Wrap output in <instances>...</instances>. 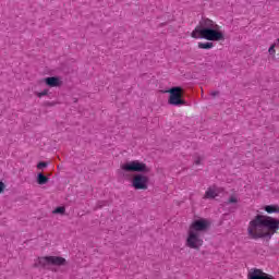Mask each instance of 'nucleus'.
<instances>
[{"label": "nucleus", "mask_w": 279, "mask_h": 279, "mask_svg": "<svg viewBox=\"0 0 279 279\" xmlns=\"http://www.w3.org/2000/svg\"><path fill=\"white\" fill-rule=\"evenodd\" d=\"M279 230V219L257 215L250 222L247 232L251 239H271Z\"/></svg>", "instance_id": "1"}, {"label": "nucleus", "mask_w": 279, "mask_h": 279, "mask_svg": "<svg viewBox=\"0 0 279 279\" xmlns=\"http://www.w3.org/2000/svg\"><path fill=\"white\" fill-rule=\"evenodd\" d=\"M191 36L192 38H204L205 40H211L214 43L226 40L221 26L208 17H202Z\"/></svg>", "instance_id": "2"}, {"label": "nucleus", "mask_w": 279, "mask_h": 279, "mask_svg": "<svg viewBox=\"0 0 279 279\" xmlns=\"http://www.w3.org/2000/svg\"><path fill=\"white\" fill-rule=\"evenodd\" d=\"M208 228H210V221L204 218L194 220L187 231V238L185 240L186 247H190V250H199L204 245L203 236L208 231Z\"/></svg>", "instance_id": "3"}, {"label": "nucleus", "mask_w": 279, "mask_h": 279, "mask_svg": "<svg viewBox=\"0 0 279 279\" xmlns=\"http://www.w3.org/2000/svg\"><path fill=\"white\" fill-rule=\"evenodd\" d=\"M51 265L54 267H62L66 265V259L60 256L38 257L37 259H35L33 267L35 268L41 267L43 269H50L51 271H53V268H51Z\"/></svg>", "instance_id": "4"}, {"label": "nucleus", "mask_w": 279, "mask_h": 279, "mask_svg": "<svg viewBox=\"0 0 279 279\" xmlns=\"http://www.w3.org/2000/svg\"><path fill=\"white\" fill-rule=\"evenodd\" d=\"M121 169L126 173H149L151 171L147 165L140 160L128 161L121 166Z\"/></svg>", "instance_id": "5"}, {"label": "nucleus", "mask_w": 279, "mask_h": 279, "mask_svg": "<svg viewBox=\"0 0 279 279\" xmlns=\"http://www.w3.org/2000/svg\"><path fill=\"white\" fill-rule=\"evenodd\" d=\"M168 93L170 94L168 99V104H170V106H186L185 100L182 99V87H172Z\"/></svg>", "instance_id": "6"}, {"label": "nucleus", "mask_w": 279, "mask_h": 279, "mask_svg": "<svg viewBox=\"0 0 279 279\" xmlns=\"http://www.w3.org/2000/svg\"><path fill=\"white\" fill-rule=\"evenodd\" d=\"M132 186L135 191H147L149 186V177L137 173L132 179Z\"/></svg>", "instance_id": "7"}, {"label": "nucleus", "mask_w": 279, "mask_h": 279, "mask_svg": "<svg viewBox=\"0 0 279 279\" xmlns=\"http://www.w3.org/2000/svg\"><path fill=\"white\" fill-rule=\"evenodd\" d=\"M248 279H276L274 276L263 272L262 269L252 268L247 274Z\"/></svg>", "instance_id": "8"}, {"label": "nucleus", "mask_w": 279, "mask_h": 279, "mask_svg": "<svg viewBox=\"0 0 279 279\" xmlns=\"http://www.w3.org/2000/svg\"><path fill=\"white\" fill-rule=\"evenodd\" d=\"M45 84L50 88H56L58 86H62V81L58 76H50L44 80Z\"/></svg>", "instance_id": "9"}, {"label": "nucleus", "mask_w": 279, "mask_h": 279, "mask_svg": "<svg viewBox=\"0 0 279 279\" xmlns=\"http://www.w3.org/2000/svg\"><path fill=\"white\" fill-rule=\"evenodd\" d=\"M219 193L220 191L217 186L208 187L203 199H215V197H219Z\"/></svg>", "instance_id": "10"}, {"label": "nucleus", "mask_w": 279, "mask_h": 279, "mask_svg": "<svg viewBox=\"0 0 279 279\" xmlns=\"http://www.w3.org/2000/svg\"><path fill=\"white\" fill-rule=\"evenodd\" d=\"M264 210H266V213L271 215V213H279V207H278V205H266L264 207Z\"/></svg>", "instance_id": "11"}, {"label": "nucleus", "mask_w": 279, "mask_h": 279, "mask_svg": "<svg viewBox=\"0 0 279 279\" xmlns=\"http://www.w3.org/2000/svg\"><path fill=\"white\" fill-rule=\"evenodd\" d=\"M47 182H49V178H47L45 174L43 173H38L37 175V184H47Z\"/></svg>", "instance_id": "12"}, {"label": "nucleus", "mask_w": 279, "mask_h": 279, "mask_svg": "<svg viewBox=\"0 0 279 279\" xmlns=\"http://www.w3.org/2000/svg\"><path fill=\"white\" fill-rule=\"evenodd\" d=\"M215 45L210 41L207 43H198V49H213Z\"/></svg>", "instance_id": "13"}, {"label": "nucleus", "mask_w": 279, "mask_h": 279, "mask_svg": "<svg viewBox=\"0 0 279 279\" xmlns=\"http://www.w3.org/2000/svg\"><path fill=\"white\" fill-rule=\"evenodd\" d=\"M52 213H53V215H64V213H66V208L57 207Z\"/></svg>", "instance_id": "14"}, {"label": "nucleus", "mask_w": 279, "mask_h": 279, "mask_svg": "<svg viewBox=\"0 0 279 279\" xmlns=\"http://www.w3.org/2000/svg\"><path fill=\"white\" fill-rule=\"evenodd\" d=\"M202 160H204V157H202L199 155H195V157H194V165H196V166L202 165Z\"/></svg>", "instance_id": "15"}, {"label": "nucleus", "mask_w": 279, "mask_h": 279, "mask_svg": "<svg viewBox=\"0 0 279 279\" xmlns=\"http://www.w3.org/2000/svg\"><path fill=\"white\" fill-rule=\"evenodd\" d=\"M239 202V198L235 195H232L229 197L227 204H236Z\"/></svg>", "instance_id": "16"}, {"label": "nucleus", "mask_w": 279, "mask_h": 279, "mask_svg": "<svg viewBox=\"0 0 279 279\" xmlns=\"http://www.w3.org/2000/svg\"><path fill=\"white\" fill-rule=\"evenodd\" d=\"M36 95L40 97H46V95H49V89H44L43 92H37Z\"/></svg>", "instance_id": "17"}, {"label": "nucleus", "mask_w": 279, "mask_h": 279, "mask_svg": "<svg viewBox=\"0 0 279 279\" xmlns=\"http://www.w3.org/2000/svg\"><path fill=\"white\" fill-rule=\"evenodd\" d=\"M104 206H108V202L99 201L96 205V208H104Z\"/></svg>", "instance_id": "18"}, {"label": "nucleus", "mask_w": 279, "mask_h": 279, "mask_svg": "<svg viewBox=\"0 0 279 279\" xmlns=\"http://www.w3.org/2000/svg\"><path fill=\"white\" fill-rule=\"evenodd\" d=\"M268 53H270V56L276 54V44H272L270 46V48L268 49Z\"/></svg>", "instance_id": "19"}, {"label": "nucleus", "mask_w": 279, "mask_h": 279, "mask_svg": "<svg viewBox=\"0 0 279 279\" xmlns=\"http://www.w3.org/2000/svg\"><path fill=\"white\" fill-rule=\"evenodd\" d=\"M49 163H47L46 161H40L37 165V169H45L46 167H48Z\"/></svg>", "instance_id": "20"}, {"label": "nucleus", "mask_w": 279, "mask_h": 279, "mask_svg": "<svg viewBox=\"0 0 279 279\" xmlns=\"http://www.w3.org/2000/svg\"><path fill=\"white\" fill-rule=\"evenodd\" d=\"M5 191V183L0 181V193H3Z\"/></svg>", "instance_id": "21"}, {"label": "nucleus", "mask_w": 279, "mask_h": 279, "mask_svg": "<svg viewBox=\"0 0 279 279\" xmlns=\"http://www.w3.org/2000/svg\"><path fill=\"white\" fill-rule=\"evenodd\" d=\"M210 95L211 97H217V95H219V92H211Z\"/></svg>", "instance_id": "22"}, {"label": "nucleus", "mask_w": 279, "mask_h": 279, "mask_svg": "<svg viewBox=\"0 0 279 279\" xmlns=\"http://www.w3.org/2000/svg\"><path fill=\"white\" fill-rule=\"evenodd\" d=\"M277 43H279V38L277 39Z\"/></svg>", "instance_id": "23"}]
</instances>
